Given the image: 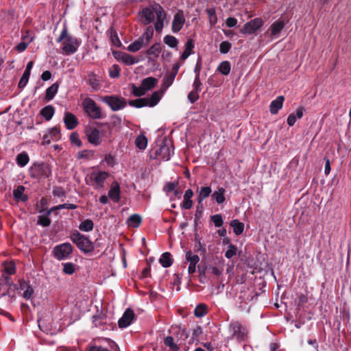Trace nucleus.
Segmentation results:
<instances>
[{"instance_id":"17","label":"nucleus","mask_w":351,"mask_h":351,"mask_svg":"<svg viewBox=\"0 0 351 351\" xmlns=\"http://www.w3.org/2000/svg\"><path fill=\"white\" fill-rule=\"evenodd\" d=\"M285 97L283 96H278L275 100L272 101L269 106V110L271 114H276L278 110L282 108Z\"/></svg>"},{"instance_id":"28","label":"nucleus","mask_w":351,"mask_h":351,"mask_svg":"<svg viewBox=\"0 0 351 351\" xmlns=\"http://www.w3.org/2000/svg\"><path fill=\"white\" fill-rule=\"evenodd\" d=\"M58 88H59L58 82L54 83L51 86H49L46 90V95H45V100H47V101L51 100L54 97L56 94L57 93Z\"/></svg>"},{"instance_id":"52","label":"nucleus","mask_w":351,"mask_h":351,"mask_svg":"<svg viewBox=\"0 0 351 351\" xmlns=\"http://www.w3.org/2000/svg\"><path fill=\"white\" fill-rule=\"evenodd\" d=\"M186 259L188 262L193 264H197L199 261V258L196 254H193L191 251L186 253Z\"/></svg>"},{"instance_id":"61","label":"nucleus","mask_w":351,"mask_h":351,"mask_svg":"<svg viewBox=\"0 0 351 351\" xmlns=\"http://www.w3.org/2000/svg\"><path fill=\"white\" fill-rule=\"evenodd\" d=\"M48 134H49L50 137L52 138H59V136H60V131L59 130V129H58L56 127L55 128H51Z\"/></svg>"},{"instance_id":"44","label":"nucleus","mask_w":351,"mask_h":351,"mask_svg":"<svg viewBox=\"0 0 351 351\" xmlns=\"http://www.w3.org/2000/svg\"><path fill=\"white\" fill-rule=\"evenodd\" d=\"M208 17L209 19V22L211 26L215 25L217 22V17L215 12V9L214 8H208L206 10Z\"/></svg>"},{"instance_id":"45","label":"nucleus","mask_w":351,"mask_h":351,"mask_svg":"<svg viewBox=\"0 0 351 351\" xmlns=\"http://www.w3.org/2000/svg\"><path fill=\"white\" fill-rule=\"evenodd\" d=\"M230 69H231L230 64L228 61L222 62L218 67L219 71L221 74L225 75H227L230 73Z\"/></svg>"},{"instance_id":"27","label":"nucleus","mask_w":351,"mask_h":351,"mask_svg":"<svg viewBox=\"0 0 351 351\" xmlns=\"http://www.w3.org/2000/svg\"><path fill=\"white\" fill-rule=\"evenodd\" d=\"M55 112V108L51 105H48L44 107L41 110L40 114L47 120L49 121L51 119Z\"/></svg>"},{"instance_id":"2","label":"nucleus","mask_w":351,"mask_h":351,"mask_svg":"<svg viewBox=\"0 0 351 351\" xmlns=\"http://www.w3.org/2000/svg\"><path fill=\"white\" fill-rule=\"evenodd\" d=\"M58 43L62 42V53L64 55H70L74 53L79 45L80 43L77 39L69 35L67 29L64 27L61 32L60 36L58 38Z\"/></svg>"},{"instance_id":"5","label":"nucleus","mask_w":351,"mask_h":351,"mask_svg":"<svg viewBox=\"0 0 351 351\" xmlns=\"http://www.w3.org/2000/svg\"><path fill=\"white\" fill-rule=\"evenodd\" d=\"M82 106L85 112L90 118L97 119L101 117V108L92 99L86 98L82 102Z\"/></svg>"},{"instance_id":"31","label":"nucleus","mask_w":351,"mask_h":351,"mask_svg":"<svg viewBox=\"0 0 351 351\" xmlns=\"http://www.w3.org/2000/svg\"><path fill=\"white\" fill-rule=\"evenodd\" d=\"M129 105L135 108H142L148 106L149 98H140L134 100H130L128 102Z\"/></svg>"},{"instance_id":"42","label":"nucleus","mask_w":351,"mask_h":351,"mask_svg":"<svg viewBox=\"0 0 351 351\" xmlns=\"http://www.w3.org/2000/svg\"><path fill=\"white\" fill-rule=\"evenodd\" d=\"M94 223L90 219H86L82 221L79 226L80 230L84 232H89L93 229Z\"/></svg>"},{"instance_id":"20","label":"nucleus","mask_w":351,"mask_h":351,"mask_svg":"<svg viewBox=\"0 0 351 351\" xmlns=\"http://www.w3.org/2000/svg\"><path fill=\"white\" fill-rule=\"evenodd\" d=\"M108 196L111 198L114 202H117L120 199V189L119 184L117 182H114L112 184V186L108 191Z\"/></svg>"},{"instance_id":"6","label":"nucleus","mask_w":351,"mask_h":351,"mask_svg":"<svg viewBox=\"0 0 351 351\" xmlns=\"http://www.w3.org/2000/svg\"><path fill=\"white\" fill-rule=\"evenodd\" d=\"M73 247L69 243L58 245L53 250V255L58 261L67 258L73 252Z\"/></svg>"},{"instance_id":"55","label":"nucleus","mask_w":351,"mask_h":351,"mask_svg":"<svg viewBox=\"0 0 351 351\" xmlns=\"http://www.w3.org/2000/svg\"><path fill=\"white\" fill-rule=\"evenodd\" d=\"M231 47L232 45L228 41H223L219 45V51L221 53H227L230 51Z\"/></svg>"},{"instance_id":"24","label":"nucleus","mask_w":351,"mask_h":351,"mask_svg":"<svg viewBox=\"0 0 351 351\" xmlns=\"http://www.w3.org/2000/svg\"><path fill=\"white\" fill-rule=\"evenodd\" d=\"M226 190L223 187L218 188L217 191H215L212 195L211 197L215 199L216 202L221 204L224 202L226 198L224 196Z\"/></svg>"},{"instance_id":"50","label":"nucleus","mask_w":351,"mask_h":351,"mask_svg":"<svg viewBox=\"0 0 351 351\" xmlns=\"http://www.w3.org/2000/svg\"><path fill=\"white\" fill-rule=\"evenodd\" d=\"M153 34H154L153 28L152 27H148L147 28V30L143 34V36L141 38H143V40L145 41V44L146 45L149 43V40L152 38Z\"/></svg>"},{"instance_id":"58","label":"nucleus","mask_w":351,"mask_h":351,"mask_svg":"<svg viewBox=\"0 0 351 351\" xmlns=\"http://www.w3.org/2000/svg\"><path fill=\"white\" fill-rule=\"evenodd\" d=\"M120 69L117 64H114L110 70V76L111 77L115 78L119 76Z\"/></svg>"},{"instance_id":"36","label":"nucleus","mask_w":351,"mask_h":351,"mask_svg":"<svg viewBox=\"0 0 351 351\" xmlns=\"http://www.w3.org/2000/svg\"><path fill=\"white\" fill-rule=\"evenodd\" d=\"M97 128L100 130V135L101 137L103 136H108L107 133H108L109 135L111 134V126L109 123H96Z\"/></svg>"},{"instance_id":"34","label":"nucleus","mask_w":351,"mask_h":351,"mask_svg":"<svg viewBox=\"0 0 351 351\" xmlns=\"http://www.w3.org/2000/svg\"><path fill=\"white\" fill-rule=\"evenodd\" d=\"M230 226L233 228V231L236 235H239L243 232L244 223L240 222L238 219L232 220Z\"/></svg>"},{"instance_id":"29","label":"nucleus","mask_w":351,"mask_h":351,"mask_svg":"<svg viewBox=\"0 0 351 351\" xmlns=\"http://www.w3.org/2000/svg\"><path fill=\"white\" fill-rule=\"evenodd\" d=\"M87 83L91 86L93 90H98L101 88L99 80L97 78L96 75L93 73H90L88 75Z\"/></svg>"},{"instance_id":"56","label":"nucleus","mask_w":351,"mask_h":351,"mask_svg":"<svg viewBox=\"0 0 351 351\" xmlns=\"http://www.w3.org/2000/svg\"><path fill=\"white\" fill-rule=\"evenodd\" d=\"M70 141L73 144L76 145L77 147L82 146V141L79 138V135L76 132H73L70 135Z\"/></svg>"},{"instance_id":"64","label":"nucleus","mask_w":351,"mask_h":351,"mask_svg":"<svg viewBox=\"0 0 351 351\" xmlns=\"http://www.w3.org/2000/svg\"><path fill=\"white\" fill-rule=\"evenodd\" d=\"M226 24L229 27H233L237 24V19L233 17H228L226 21Z\"/></svg>"},{"instance_id":"51","label":"nucleus","mask_w":351,"mask_h":351,"mask_svg":"<svg viewBox=\"0 0 351 351\" xmlns=\"http://www.w3.org/2000/svg\"><path fill=\"white\" fill-rule=\"evenodd\" d=\"M210 220L214 223L215 227L219 228L222 226L223 220L221 215L216 214L210 217Z\"/></svg>"},{"instance_id":"21","label":"nucleus","mask_w":351,"mask_h":351,"mask_svg":"<svg viewBox=\"0 0 351 351\" xmlns=\"http://www.w3.org/2000/svg\"><path fill=\"white\" fill-rule=\"evenodd\" d=\"M176 77V75L170 72H167L165 75L161 85L162 93H163L170 86L172 85Z\"/></svg>"},{"instance_id":"16","label":"nucleus","mask_w":351,"mask_h":351,"mask_svg":"<svg viewBox=\"0 0 351 351\" xmlns=\"http://www.w3.org/2000/svg\"><path fill=\"white\" fill-rule=\"evenodd\" d=\"M171 331L178 339H182L185 341L189 337V334L186 329L181 325H176L171 327Z\"/></svg>"},{"instance_id":"57","label":"nucleus","mask_w":351,"mask_h":351,"mask_svg":"<svg viewBox=\"0 0 351 351\" xmlns=\"http://www.w3.org/2000/svg\"><path fill=\"white\" fill-rule=\"evenodd\" d=\"M112 128H121V119L117 117V115H113L112 117V121L110 123H109Z\"/></svg>"},{"instance_id":"39","label":"nucleus","mask_w":351,"mask_h":351,"mask_svg":"<svg viewBox=\"0 0 351 351\" xmlns=\"http://www.w3.org/2000/svg\"><path fill=\"white\" fill-rule=\"evenodd\" d=\"M16 160L18 165L20 167H24L29 162V156L26 152H23L17 155Z\"/></svg>"},{"instance_id":"43","label":"nucleus","mask_w":351,"mask_h":351,"mask_svg":"<svg viewBox=\"0 0 351 351\" xmlns=\"http://www.w3.org/2000/svg\"><path fill=\"white\" fill-rule=\"evenodd\" d=\"M207 313V306L204 304H198L194 311L195 316L202 317Z\"/></svg>"},{"instance_id":"37","label":"nucleus","mask_w":351,"mask_h":351,"mask_svg":"<svg viewBox=\"0 0 351 351\" xmlns=\"http://www.w3.org/2000/svg\"><path fill=\"white\" fill-rule=\"evenodd\" d=\"M141 221V217L138 214L132 215L128 219V226L134 228L138 227Z\"/></svg>"},{"instance_id":"18","label":"nucleus","mask_w":351,"mask_h":351,"mask_svg":"<svg viewBox=\"0 0 351 351\" xmlns=\"http://www.w3.org/2000/svg\"><path fill=\"white\" fill-rule=\"evenodd\" d=\"M108 173L106 171H99L98 173H92L90 178L95 182L98 186H103L104 181L108 177Z\"/></svg>"},{"instance_id":"1","label":"nucleus","mask_w":351,"mask_h":351,"mask_svg":"<svg viewBox=\"0 0 351 351\" xmlns=\"http://www.w3.org/2000/svg\"><path fill=\"white\" fill-rule=\"evenodd\" d=\"M138 14L141 21L144 25L151 23L154 21L156 14V22L154 24L155 29L157 32L162 31L164 26L163 22L166 18V13L160 4H155L152 7V9L145 8Z\"/></svg>"},{"instance_id":"15","label":"nucleus","mask_w":351,"mask_h":351,"mask_svg":"<svg viewBox=\"0 0 351 351\" xmlns=\"http://www.w3.org/2000/svg\"><path fill=\"white\" fill-rule=\"evenodd\" d=\"M25 188L24 186L19 185L13 191V196L16 202H25L28 200L27 195L24 193Z\"/></svg>"},{"instance_id":"60","label":"nucleus","mask_w":351,"mask_h":351,"mask_svg":"<svg viewBox=\"0 0 351 351\" xmlns=\"http://www.w3.org/2000/svg\"><path fill=\"white\" fill-rule=\"evenodd\" d=\"M53 194L57 197H65V192L61 186H56L53 190Z\"/></svg>"},{"instance_id":"8","label":"nucleus","mask_w":351,"mask_h":351,"mask_svg":"<svg viewBox=\"0 0 351 351\" xmlns=\"http://www.w3.org/2000/svg\"><path fill=\"white\" fill-rule=\"evenodd\" d=\"M85 134L90 143L97 146L100 145L101 137L100 135V130L96 127L87 126L85 128Z\"/></svg>"},{"instance_id":"25","label":"nucleus","mask_w":351,"mask_h":351,"mask_svg":"<svg viewBox=\"0 0 351 351\" xmlns=\"http://www.w3.org/2000/svg\"><path fill=\"white\" fill-rule=\"evenodd\" d=\"M193 195L191 189H187L184 195V201L182 206L185 209H190L193 206V201L191 199Z\"/></svg>"},{"instance_id":"48","label":"nucleus","mask_w":351,"mask_h":351,"mask_svg":"<svg viewBox=\"0 0 351 351\" xmlns=\"http://www.w3.org/2000/svg\"><path fill=\"white\" fill-rule=\"evenodd\" d=\"M162 92L159 93L158 91L154 92L151 98L149 99V104L148 106L150 107H153L156 106L160 101L162 95Z\"/></svg>"},{"instance_id":"4","label":"nucleus","mask_w":351,"mask_h":351,"mask_svg":"<svg viewBox=\"0 0 351 351\" xmlns=\"http://www.w3.org/2000/svg\"><path fill=\"white\" fill-rule=\"evenodd\" d=\"M229 331L231 337L238 341H245L247 338L248 330L238 321H233L230 323Z\"/></svg>"},{"instance_id":"30","label":"nucleus","mask_w":351,"mask_h":351,"mask_svg":"<svg viewBox=\"0 0 351 351\" xmlns=\"http://www.w3.org/2000/svg\"><path fill=\"white\" fill-rule=\"evenodd\" d=\"M145 45H146L145 44V41L143 40V38H139L138 40H136V41H134L132 43H131L128 47V50L129 51H130V52H136L139 49H141V48L143 46H145Z\"/></svg>"},{"instance_id":"63","label":"nucleus","mask_w":351,"mask_h":351,"mask_svg":"<svg viewBox=\"0 0 351 351\" xmlns=\"http://www.w3.org/2000/svg\"><path fill=\"white\" fill-rule=\"evenodd\" d=\"M201 85H202V83L199 80V74H197L195 78V80H194V82L193 84V88H194L193 90L199 92L200 90Z\"/></svg>"},{"instance_id":"22","label":"nucleus","mask_w":351,"mask_h":351,"mask_svg":"<svg viewBox=\"0 0 351 351\" xmlns=\"http://www.w3.org/2000/svg\"><path fill=\"white\" fill-rule=\"evenodd\" d=\"M285 21L281 19H278V21H275L271 24L270 26V31H271V36H276L279 34V33L281 32V30L285 27Z\"/></svg>"},{"instance_id":"54","label":"nucleus","mask_w":351,"mask_h":351,"mask_svg":"<svg viewBox=\"0 0 351 351\" xmlns=\"http://www.w3.org/2000/svg\"><path fill=\"white\" fill-rule=\"evenodd\" d=\"M74 264L66 263L63 264V272L66 274L71 275L75 272Z\"/></svg>"},{"instance_id":"38","label":"nucleus","mask_w":351,"mask_h":351,"mask_svg":"<svg viewBox=\"0 0 351 351\" xmlns=\"http://www.w3.org/2000/svg\"><path fill=\"white\" fill-rule=\"evenodd\" d=\"M164 344L169 347L171 351H179V346L174 342V339L171 336H167L164 339Z\"/></svg>"},{"instance_id":"53","label":"nucleus","mask_w":351,"mask_h":351,"mask_svg":"<svg viewBox=\"0 0 351 351\" xmlns=\"http://www.w3.org/2000/svg\"><path fill=\"white\" fill-rule=\"evenodd\" d=\"M237 252V247L234 245L230 243L228 245V250L226 252L225 256L227 258H231L232 256L236 255Z\"/></svg>"},{"instance_id":"10","label":"nucleus","mask_w":351,"mask_h":351,"mask_svg":"<svg viewBox=\"0 0 351 351\" xmlns=\"http://www.w3.org/2000/svg\"><path fill=\"white\" fill-rule=\"evenodd\" d=\"M32 170L36 173V176L38 177L49 178L51 174V169L49 165L45 162L34 164Z\"/></svg>"},{"instance_id":"11","label":"nucleus","mask_w":351,"mask_h":351,"mask_svg":"<svg viewBox=\"0 0 351 351\" xmlns=\"http://www.w3.org/2000/svg\"><path fill=\"white\" fill-rule=\"evenodd\" d=\"M185 23V18L182 10H178L174 15L172 21L171 29L173 32H178L183 27Z\"/></svg>"},{"instance_id":"26","label":"nucleus","mask_w":351,"mask_h":351,"mask_svg":"<svg viewBox=\"0 0 351 351\" xmlns=\"http://www.w3.org/2000/svg\"><path fill=\"white\" fill-rule=\"evenodd\" d=\"M194 48V43L192 39H188L185 44V49L180 56L182 60H185L192 53Z\"/></svg>"},{"instance_id":"49","label":"nucleus","mask_w":351,"mask_h":351,"mask_svg":"<svg viewBox=\"0 0 351 351\" xmlns=\"http://www.w3.org/2000/svg\"><path fill=\"white\" fill-rule=\"evenodd\" d=\"M37 223L43 227H47L51 224V219L49 218V215L44 213L43 215L38 216Z\"/></svg>"},{"instance_id":"35","label":"nucleus","mask_w":351,"mask_h":351,"mask_svg":"<svg viewBox=\"0 0 351 351\" xmlns=\"http://www.w3.org/2000/svg\"><path fill=\"white\" fill-rule=\"evenodd\" d=\"M211 191V188L210 186H204L201 188L197 196L198 204H201L203 199H206L210 195Z\"/></svg>"},{"instance_id":"33","label":"nucleus","mask_w":351,"mask_h":351,"mask_svg":"<svg viewBox=\"0 0 351 351\" xmlns=\"http://www.w3.org/2000/svg\"><path fill=\"white\" fill-rule=\"evenodd\" d=\"M159 262L164 267H170L173 263L171 254L169 252L163 253L159 259Z\"/></svg>"},{"instance_id":"7","label":"nucleus","mask_w":351,"mask_h":351,"mask_svg":"<svg viewBox=\"0 0 351 351\" xmlns=\"http://www.w3.org/2000/svg\"><path fill=\"white\" fill-rule=\"evenodd\" d=\"M103 101L107 104L113 111L121 110L126 106V100L117 96H106Z\"/></svg>"},{"instance_id":"47","label":"nucleus","mask_w":351,"mask_h":351,"mask_svg":"<svg viewBox=\"0 0 351 351\" xmlns=\"http://www.w3.org/2000/svg\"><path fill=\"white\" fill-rule=\"evenodd\" d=\"M164 43L171 48L176 47L178 44L176 38L171 35H167L164 37Z\"/></svg>"},{"instance_id":"12","label":"nucleus","mask_w":351,"mask_h":351,"mask_svg":"<svg viewBox=\"0 0 351 351\" xmlns=\"http://www.w3.org/2000/svg\"><path fill=\"white\" fill-rule=\"evenodd\" d=\"M134 318V311L130 308H127L118 322L119 326L121 328H126L132 323Z\"/></svg>"},{"instance_id":"9","label":"nucleus","mask_w":351,"mask_h":351,"mask_svg":"<svg viewBox=\"0 0 351 351\" xmlns=\"http://www.w3.org/2000/svg\"><path fill=\"white\" fill-rule=\"evenodd\" d=\"M263 25V21L261 18H256L246 23L243 27L241 29V34H252L258 29Z\"/></svg>"},{"instance_id":"3","label":"nucleus","mask_w":351,"mask_h":351,"mask_svg":"<svg viewBox=\"0 0 351 351\" xmlns=\"http://www.w3.org/2000/svg\"><path fill=\"white\" fill-rule=\"evenodd\" d=\"M71 240L77 247L84 253H88L94 250L93 243L85 235L75 230L70 236Z\"/></svg>"},{"instance_id":"14","label":"nucleus","mask_w":351,"mask_h":351,"mask_svg":"<svg viewBox=\"0 0 351 351\" xmlns=\"http://www.w3.org/2000/svg\"><path fill=\"white\" fill-rule=\"evenodd\" d=\"M64 122L68 130H73L75 128L79 123L77 117L73 113L69 112L65 113Z\"/></svg>"},{"instance_id":"40","label":"nucleus","mask_w":351,"mask_h":351,"mask_svg":"<svg viewBox=\"0 0 351 351\" xmlns=\"http://www.w3.org/2000/svg\"><path fill=\"white\" fill-rule=\"evenodd\" d=\"M135 145L139 149H145L147 145V138L143 135L138 136L135 140Z\"/></svg>"},{"instance_id":"19","label":"nucleus","mask_w":351,"mask_h":351,"mask_svg":"<svg viewBox=\"0 0 351 351\" xmlns=\"http://www.w3.org/2000/svg\"><path fill=\"white\" fill-rule=\"evenodd\" d=\"M19 284H20V287H19L20 291H23V296L26 300L30 299L34 293L33 288L27 282H26L24 280L20 281Z\"/></svg>"},{"instance_id":"41","label":"nucleus","mask_w":351,"mask_h":351,"mask_svg":"<svg viewBox=\"0 0 351 351\" xmlns=\"http://www.w3.org/2000/svg\"><path fill=\"white\" fill-rule=\"evenodd\" d=\"M120 59L127 65H132L138 62L132 56L126 53H123L120 56Z\"/></svg>"},{"instance_id":"59","label":"nucleus","mask_w":351,"mask_h":351,"mask_svg":"<svg viewBox=\"0 0 351 351\" xmlns=\"http://www.w3.org/2000/svg\"><path fill=\"white\" fill-rule=\"evenodd\" d=\"M188 99L191 104L195 103L199 99L198 92L195 90L191 91L188 95Z\"/></svg>"},{"instance_id":"23","label":"nucleus","mask_w":351,"mask_h":351,"mask_svg":"<svg viewBox=\"0 0 351 351\" xmlns=\"http://www.w3.org/2000/svg\"><path fill=\"white\" fill-rule=\"evenodd\" d=\"M158 80L154 77H148L142 80L141 84L147 92L154 88L158 84Z\"/></svg>"},{"instance_id":"13","label":"nucleus","mask_w":351,"mask_h":351,"mask_svg":"<svg viewBox=\"0 0 351 351\" xmlns=\"http://www.w3.org/2000/svg\"><path fill=\"white\" fill-rule=\"evenodd\" d=\"M171 154L169 146L166 144L161 145L155 151V158H160L163 160L167 161L170 159Z\"/></svg>"},{"instance_id":"62","label":"nucleus","mask_w":351,"mask_h":351,"mask_svg":"<svg viewBox=\"0 0 351 351\" xmlns=\"http://www.w3.org/2000/svg\"><path fill=\"white\" fill-rule=\"evenodd\" d=\"M5 271L8 274H13L15 273V266L14 263H10L9 264L6 265L4 268Z\"/></svg>"},{"instance_id":"32","label":"nucleus","mask_w":351,"mask_h":351,"mask_svg":"<svg viewBox=\"0 0 351 351\" xmlns=\"http://www.w3.org/2000/svg\"><path fill=\"white\" fill-rule=\"evenodd\" d=\"M162 51V47L160 43H156L154 44L147 51L146 54L149 56H153L155 58H158L159 54Z\"/></svg>"},{"instance_id":"46","label":"nucleus","mask_w":351,"mask_h":351,"mask_svg":"<svg viewBox=\"0 0 351 351\" xmlns=\"http://www.w3.org/2000/svg\"><path fill=\"white\" fill-rule=\"evenodd\" d=\"M132 93L135 97H141L146 94V91L143 86L141 85L138 87L134 84H131Z\"/></svg>"}]
</instances>
